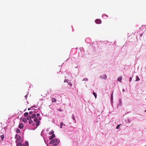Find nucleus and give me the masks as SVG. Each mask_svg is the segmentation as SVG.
<instances>
[{
    "instance_id": "f03ea898",
    "label": "nucleus",
    "mask_w": 146,
    "mask_h": 146,
    "mask_svg": "<svg viewBox=\"0 0 146 146\" xmlns=\"http://www.w3.org/2000/svg\"><path fill=\"white\" fill-rule=\"evenodd\" d=\"M59 142L60 141L59 139H55L51 140L49 143L50 144H54V145H57L59 143Z\"/></svg>"
},
{
    "instance_id": "473e14b6",
    "label": "nucleus",
    "mask_w": 146,
    "mask_h": 146,
    "mask_svg": "<svg viewBox=\"0 0 146 146\" xmlns=\"http://www.w3.org/2000/svg\"><path fill=\"white\" fill-rule=\"evenodd\" d=\"M143 35V33H141V34L140 35V36H142Z\"/></svg>"
},
{
    "instance_id": "4468645a",
    "label": "nucleus",
    "mask_w": 146,
    "mask_h": 146,
    "mask_svg": "<svg viewBox=\"0 0 146 146\" xmlns=\"http://www.w3.org/2000/svg\"><path fill=\"white\" fill-rule=\"evenodd\" d=\"M38 119L37 117L35 118L34 119V121L35 122H38Z\"/></svg>"
},
{
    "instance_id": "b1692460",
    "label": "nucleus",
    "mask_w": 146,
    "mask_h": 146,
    "mask_svg": "<svg viewBox=\"0 0 146 146\" xmlns=\"http://www.w3.org/2000/svg\"><path fill=\"white\" fill-rule=\"evenodd\" d=\"M83 80L87 81L88 80V79L87 78H84Z\"/></svg>"
},
{
    "instance_id": "c85d7f7f",
    "label": "nucleus",
    "mask_w": 146,
    "mask_h": 146,
    "mask_svg": "<svg viewBox=\"0 0 146 146\" xmlns=\"http://www.w3.org/2000/svg\"><path fill=\"white\" fill-rule=\"evenodd\" d=\"M40 115V114L39 113H38L36 114L37 116H38Z\"/></svg>"
},
{
    "instance_id": "6e6552de",
    "label": "nucleus",
    "mask_w": 146,
    "mask_h": 146,
    "mask_svg": "<svg viewBox=\"0 0 146 146\" xmlns=\"http://www.w3.org/2000/svg\"><path fill=\"white\" fill-rule=\"evenodd\" d=\"M122 77L120 76L118 78H117V80L118 81H119L120 82H121V80H122Z\"/></svg>"
},
{
    "instance_id": "c9c22d12",
    "label": "nucleus",
    "mask_w": 146,
    "mask_h": 146,
    "mask_svg": "<svg viewBox=\"0 0 146 146\" xmlns=\"http://www.w3.org/2000/svg\"><path fill=\"white\" fill-rule=\"evenodd\" d=\"M28 110H30V108H29L28 109Z\"/></svg>"
},
{
    "instance_id": "7c9ffc66",
    "label": "nucleus",
    "mask_w": 146,
    "mask_h": 146,
    "mask_svg": "<svg viewBox=\"0 0 146 146\" xmlns=\"http://www.w3.org/2000/svg\"><path fill=\"white\" fill-rule=\"evenodd\" d=\"M27 95H26L25 96V98H27Z\"/></svg>"
},
{
    "instance_id": "0eeeda50",
    "label": "nucleus",
    "mask_w": 146,
    "mask_h": 146,
    "mask_svg": "<svg viewBox=\"0 0 146 146\" xmlns=\"http://www.w3.org/2000/svg\"><path fill=\"white\" fill-rule=\"evenodd\" d=\"M56 101V100L54 98H52V102H55Z\"/></svg>"
},
{
    "instance_id": "4c0bfd02",
    "label": "nucleus",
    "mask_w": 146,
    "mask_h": 146,
    "mask_svg": "<svg viewBox=\"0 0 146 146\" xmlns=\"http://www.w3.org/2000/svg\"><path fill=\"white\" fill-rule=\"evenodd\" d=\"M63 125H64V126H65V124H63Z\"/></svg>"
},
{
    "instance_id": "aec40b11",
    "label": "nucleus",
    "mask_w": 146,
    "mask_h": 146,
    "mask_svg": "<svg viewBox=\"0 0 146 146\" xmlns=\"http://www.w3.org/2000/svg\"><path fill=\"white\" fill-rule=\"evenodd\" d=\"M111 100H113V92H112V94H111Z\"/></svg>"
},
{
    "instance_id": "72a5a7b5",
    "label": "nucleus",
    "mask_w": 146,
    "mask_h": 146,
    "mask_svg": "<svg viewBox=\"0 0 146 146\" xmlns=\"http://www.w3.org/2000/svg\"><path fill=\"white\" fill-rule=\"evenodd\" d=\"M59 110V111H62V110H61V109H59V110Z\"/></svg>"
},
{
    "instance_id": "39448f33",
    "label": "nucleus",
    "mask_w": 146,
    "mask_h": 146,
    "mask_svg": "<svg viewBox=\"0 0 146 146\" xmlns=\"http://www.w3.org/2000/svg\"><path fill=\"white\" fill-rule=\"evenodd\" d=\"M55 137V135L54 134H53L52 135L50 136L49 137V139L50 140H52L53 138Z\"/></svg>"
},
{
    "instance_id": "412c9836",
    "label": "nucleus",
    "mask_w": 146,
    "mask_h": 146,
    "mask_svg": "<svg viewBox=\"0 0 146 146\" xmlns=\"http://www.w3.org/2000/svg\"><path fill=\"white\" fill-rule=\"evenodd\" d=\"M62 125H63V123L62 122H61L60 123V128H62Z\"/></svg>"
},
{
    "instance_id": "6ab92c4d",
    "label": "nucleus",
    "mask_w": 146,
    "mask_h": 146,
    "mask_svg": "<svg viewBox=\"0 0 146 146\" xmlns=\"http://www.w3.org/2000/svg\"><path fill=\"white\" fill-rule=\"evenodd\" d=\"M2 140L3 139V138L4 137V136L3 135H1L0 136Z\"/></svg>"
},
{
    "instance_id": "2eb2a0df",
    "label": "nucleus",
    "mask_w": 146,
    "mask_h": 146,
    "mask_svg": "<svg viewBox=\"0 0 146 146\" xmlns=\"http://www.w3.org/2000/svg\"><path fill=\"white\" fill-rule=\"evenodd\" d=\"M28 114L29 113L28 112H26L24 114V115L25 116V117H27L28 116Z\"/></svg>"
},
{
    "instance_id": "f257e3e1",
    "label": "nucleus",
    "mask_w": 146,
    "mask_h": 146,
    "mask_svg": "<svg viewBox=\"0 0 146 146\" xmlns=\"http://www.w3.org/2000/svg\"><path fill=\"white\" fill-rule=\"evenodd\" d=\"M15 138L16 139L17 138L16 141L17 146H25L24 144L21 143L22 140L21 139V137L19 135H16Z\"/></svg>"
},
{
    "instance_id": "f3484780",
    "label": "nucleus",
    "mask_w": 146,
    "mask_h": 146,
    "mask_svg": "<svg viewBox=\"0 0 146 146\" xmlns=\"http://www.w3.org/2000/svg\"><path fill=\"white\" fill-rule=\"evenodd\" d=\"M93 94L95 98H97V95L96 93H95V92H93Z\"/></svg>"
},
{
    "instance_id": "393cba45",
    "label": "nucleus",
    "mask_w": 146,
    "mask_h": 146,
    "mask_svg": "<svg viewBox=\"0 0 146 146\" xmlns=\"http://www.w3.org/2000/svg\"><path fill=\"white\" fill-rule=\"evenodd\" d=\"M120 126V125H118L117 127H116V129H118L119 128V126Z\"/></svg>"
},
{
    "instance_id": "ddd939ff",
    "label": "nucleus",
    "mask_w": 146,
    "mask_h": 146,
    "mask_svg": "<svg viewBox=\"0 0 146 146\" xmlns=\"http://www.w3.org/2000/svg\"><path fill=\"white\" fill-rule=\"evenodd\" d=\"M36 115L35 114H33L32 115L31 117H32V118H36Z\"/></svg>"
},
{
    "instance_id": "20e7f679",
    "label": "nucleus",
    "mask_w": 146,
    "mask_h": 146,
    "mask_svg": "<svg viewBox=\"0 0 146 146\" xmlns=\"http://www.w3.org/2000/svg\"><path fill=\"white\" fill-rule=\"evenodd\" d=\"M24 126L23 124L22 123H20L19 124V127L20 129H23V127Z\"/></svg>"
},
{
    "instance_id": "4be33fe9",
    "label": "nucleus",
    "mask_w": 146,
    "mask_h": 146,
    "mask_svg": "<svg viewBox=\"0 0 146 146\" xmlns=\"http://www.w3.org/2000/svg\"><path fill=\"white\" fill-rule=\"evenodd\" d=\"M33 111H30L29 112V114H30V115H31L33 113Z\"/></svg>"
},
{
    "instance_id": "f704fd0d",
    "label": "nucleus",
    "mask_w": 146,
    "mask_h": 146,
    "mask_svg": "<svg viewBox=\"0 0 146 146\" xmlns=\"http://www.w3.org/2000/svg\"><path fill=\"white\" fill-rule=\"evenodd\" d=\"M32 111L33 112V113H35V110H34L33 111Z\"/></svg>"
},
{
    "instance_id": "7ed1b4c3",
    "label": "nucleus",
    "mask_w": 146,
    "mask_h": 146,
    "mask_svg": "<svg viewBox=\"0 0 146 146\" xmlns=\"http://www.w3.org/2000/svg\"><path fill=\"white\" fill-rule=\"evenodd\" d=\"M95 22L96 24H100L101 23L102 21L100 19H96L95 20Z\"/></svg>"
},
{
    "instance_id": "f8f14e48",
    "label": "nucleus",
    "mask_w": 146,
    "mask_h": 146,
    "mask_svg": "<svg viewBox=\"0 0 146 146\" xmlns=\"http://www.w3.org/2000/svg\"><path fill=\"white\" fill-rule=\"evenodd\" d=\"M31 117L29 115V116H28L27 117V119L28 120H30L31 119Z\"/></svg>"
},
{
    "instance_id": "a211bd4d",
    "label": "nucleus",
    "mask_w": 146,
    "mask_h": 146,
    "mask_svg": "<svg viewBox=\"0 0 146 146\" xmlns=\"http://www.w3.org/2000/svg\"><path fill=\"white\" fill-rule=\"evenodd\" d=\"M29 123L30 124H31V123H33V121L31 119V120H29Z\"/></svg>"
},
{
    "instance_id": "9d476101",
    "label": "nucleus",
    "mask_w": 146,
    "mask_h": 146,
    "mask_svg": "<svg viewBox=\"0 0 146 146\" xmlns=\"http://www.w3.org/2000/svg\"><path fill=\"white\" fill-rule=\"evenodd\" d=\"M54 131H51L49 133V134L50 135H53V134L54 133Z\"/></svg>"
},
{
    "instance_id": "9b49d317",
    "label": "nucleus",
    "mask_w": 146,
    "mask_h": 146,
    "mask_svg": "<svg viewBox=\"0 0 146 146\" xmlns=\"http://www.w3.org/2000/svg\"><path fill=\"white\" fill-rule=\"evenodd\" d=\"M36 127H37L39 125L40 121H38V122H36Z\"/></svg>"
},
{
    "instance_id": "bb28decb",
    "label": "nucleus",
    "mask_w": 146,
    "mask_h": 146,
    "mask_svg": "<svg viewBox=\"0 0 146 146\" xmlns=\"http://www.w3.org/2000/svg\"><path fill=\"white\" fill-rule=\"evenodd\" d=\"M72 118L74 120H75V119H74V115H72Z\"/></svg>"
},
{
    "instance_id": "58836bf2",
    "label": "nucleus",
    "mask_w": 146,
    "mask_h": 146,
    "mask_svg": "<svg viewBox=\"0 0 146 146\" xmlns=\"http://www.w3.org/2000/svg\"><path fill=\"white\" fill-rule=\"evenodd\" d=\"M145 112H146V110H145Z\"/></svg>"
},
{
    "instance_id": "e433bc0d",
    "label": "nucleus",
    "mask_w": 146,
    "mask_h": 146,
    "mask_svg": "<svg viewBox=\"0 0 146 146\" xmlns=\"http://www.w3.org/2000/svg\"><path fill=\"white\" fill-rule=\"evenodd\" d=\"M122 90L123 92H124L125 91V90L124 89H123Z\"/></svg>"
},
{
    "instance_id": "1a4fd4ad",
    "label": "nucleus",
    "mask_w": 146,
    "mask_h": 146,
    "mask_svg": "<svg viewBox=\"0 0 146 146\" xmlns=\"http://www.w3.org/2000/svg\"><path fill=\"white\" fill-rule=\"evenodd\" d=\"M22 120H23V122H24L25 123H26L27 121V119L25 118H23Z\"/></svg>"
},
{
    "instance_id": "5701e85b",
    "label": "nucleus",
    "mask_w": 146,
    "mask_h": 146,
    "mask_svg": "<svg viewBox=\"0 0 146 146\" xmlns=\"http://www.w3.org/2000/svg\"><path fill=\"white\" fill-rule=\"evenodd\" d=\"M68 84L70 86H72V84L70 83H70H68Z\"/></svg>"
},
{
    "instance_id": "dca6fc26",
    "label": "nucleus",
    "mask_w": 146,
    "mask_h": 146,
    "mask_svg": "<svg viewBox=\"0 0 146 146\" xmlns=\"http://www.w3.org/2000/svg\"><path fill=\"white\" fill-rule=\"evenodd\" d=\"M136 81H138L139 80H140V79L139 78L138 76H136Z\"/></svg>"
},
{
    "instance_id": "2f4dec72",
    "label": "nucleus",
    "mask_w": 146,
    "mask_h": 146,
    "mask_svg": "<svg viewBox=\"0 0 146 146\" xmlns=\"http://www.w3.org/2000/svg\"><path fill=\"white\" fill-rule=\"evenodd\" d=\"M38 119L39 120H40L41 119V118L40 117H39L38 118Z\"/></svg>"
},
{
    "instance_id": "a878e982",
    "label": "nucleus",
    "mask_w": 146,
    "mask_h": 146,
    "mask_svg": "<svg viewBox=\"0 0 146 146\" xmlns=\"http://www.w3.org/2000/svg\"><path fill=\"white\" fill-rule=\"evenodd\" d=\"M17 132L19 133L20 132V130L19 129H18L17 131Z\"/></svg>"
},
{
    "instance_id": "cd10ccee",
    "label": "nucleus",
    "mask_w": 146,
    "mask_h": 146,
    "mask_svg": "<svg viewBox=\"0 0 146 146\" xmlns=\"http://www.w3.org/2000/svg\"><path fill=\"white\" fill-rule=\"evenodd\" d=\"M132 80V78L131 77H130L129 78V81L130 82H131V80Z\"/></svg>"
},
{
    "instance_id": "423d86ee",
    "label": "nucleus",
    "mask_w": 146,
    "mask_h": 146,
    "mask_svg": "<svg viewBox=\"0 0 146 146\" xmlns=\"http://www.w3.org/2000/svg\"><path fill=\"white\" fill-rule=\"evenodd\" d=\"M102 78H104L105 79H106L107 78V76L105 74H104L103 76H101Z\"/></svg>"
},
{
    "instance_id": "c756f323",
    "label": "nucleus",
    "mask_w": 146,
    "mask_h": 146,
    "mask_svg": "<svg viewBox=\"0 0 146 146\" xmlns=\"http://www.w3.org/2000/svg\"><path fill=\"white\" fill-rule=\"evenodd\" d=\"M68 80H65L64 81V82H68Z\"/></svg>"
}]
</instances>
